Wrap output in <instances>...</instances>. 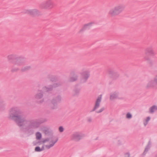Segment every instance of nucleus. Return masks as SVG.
<instances>
[{
  "instance_id": "obj_1",
  "label": "nucleus",
  "mask_w": 157,
  "mask_h": 157,
  "mask_svg": "<svg viewBox=\"0 0 157 157\" xmlns=\"http://www.w3.org/2000/svg\"><path fill=\"white\" fill-rule=\"evenodd\" d=\"M124 7L122 4H119L110 8L109 10L108 13L111 17L118 16L124 11Z\"/></svg>"
},
{
  "instance_id": "obj_2",
  "label": "nucleus",
  "mask_w": 157,
  "mask_h": 157,
  "mask_svg": "<svg viewBox=\"0 0 157 157\" xmlns=\"http://www.w3.org/2000/svg\"><path fill=\"white\" fill-rule=\"evenodd\" d=\"M16 111L15 109H11L10 111L9 117L10 118L13 119L15 120L16 122L19 125L21 126V124H25V120L22 117H17L16 118H15L14 115L16 113Z\"/></svg>"
},
{
  "instance_id": "obj_3",
  "label": "nucleus",
  "mask_w": 157,
  "mask_h": 157,
  "mask_svg": "<svg viewBox=\"0 0 157 157\" xmlns=\"http://www.w3.org/2000/svg\"><path fill=\"white\" fill-rule=\"evenodd\" d=\"M157 85V75H156L153 79L149 78L146 84V86L147 88H153L155 87Z\"/></svg>"
},
{
  "instance_id": "obj_4",
  "label": "nucleus",
  "mask_w": 157,
  "mask_h": 157,
  "mask_svg": "<svg viewBox=\"0 0 157 157\" xmlns=\"http://www.w3.org/2000/svg\"><path fill=\"white\" fill-rule=\"evenodd\" d=\"M44 140H46V143L45 144V146L47 148H49L54 145L58 141V139L56 138H52L50 139H46Z\"/></svg>"
},
{
  "instance_id": "obj_5",
  "label": "nucleus",
  "mask_w": 157,
  "mask_h": 157,
  "mask_svg": "<svg viewBox=\"0 0 157 157\" xmlns=\"http://www.w3.org/2000/svg\"><path fill=\"white\" fill-rule=\"evenodd\" d=\"M123 99V97L120 94L119 92L117 91L113 92L110 94L109 99L111 101L121 100Z\"/></svg>"
},
{
  "instance_id": "obj_6",
  "label": "nucleus",
  "mask_w": 157,
  "mask_h": 157,
  "mask_svg": "<svg viewBox=\"0 0 157 157\" xmlns=\"http://www.w3.org/2000/svg\"><path fill=\"white\" fill-rule=\"evenodd\" d=\"M54 7V3L52 0L46 1L43 6V8L45 10H51Z\"/></svg>"
},
{
  "instance_id": "obj_7",
  "label": "nucleus",
  "mask_w": 157,
  "mask_h": 157,
  "mask_svg": "<svg viewBox=\"0 0 157 157\" xmlns=\"http://www.w3.org/2000/svg\"><path fill=\"white\" fill-rule=\"evenodd\" d=\"M24 13L32 16H36L39 13V11L36 9H26L24 11Z\"/></svg>"
},
{
  "instance_id": "obj_8",
  "label": "nucleus",
  "mask_w": 157,
  "mask_h": 157,
  "mask_svg": "<svg viewBox=\"0 0 157 157\" xmlns=\"http://www.w3.org/2000/svg\"><path fill=\"white\" fill-rule=\"evenodd\" d=\"M46 140H43L40 142H39L37 143L38 146H37L35 148V150L36 151H41L44 149L45 144L46 143Z\"/></svg>"
},
{
  "instance_id": "obj_9",
  "label": "nucleus",
  "mask_w": 157,
  "mask_h": 157,
  "mask_svg": "<svg viewBox=\"0 0 157 157\" xmlns=\"http://www.w3.org/2000/svg\"><path fill=\"white\" fill-rule=\"evenodd\" d=\"M80 74L82 78V80L83 81H85L90 75L89 73L87 71L81 72Z\"/></svg>"
},
{
  "instance_id": "obj_10",
  "label": "nucleus",
  "mask_w": 157,
  "mask_h": 157,
  "mask_svg": "<svg viewBox=\"0 0 157 157\" xmlns=\"http://www.w3.org/2000/svg\"><path fill=\"white\" fill-rule=\"evenodd\" d=\"M58 101L57 100V99H55L52 100L51 101L50 104L51 107L52 109H55L56 108L57 106V104Z\"/></svg>"
},
{
  "instance_id": "obj_11",
  "label": "nucleus",
  "mask_w": 157,
  "mask_h": 157,
  "mask_svg": "<svg viewBox=\"0 0 157 157\" xmlns=\"http://www.w3.org/2000/svg\"><path fill=\"white\" fill-rule=\"evenodd\" d=\"M92 24V23H90L84 25L83 27L80 30V33H82L85 31L86 29L89 26H90Z\"/></svg>"
},
{
  "instance_id": "obj_12",
  "label": "nucleus",
  "mask_w": 157,
  "mask_h": 157,
  "mask_svg": "<svg viewBox=\"0 0 157 157\" xmlns=\"http://www.w3.org/2000/svg\"><path fill=\"white\" fill-rule=\"evenodd\" d=\"M102 98L101 95L99 96L96 102L94 109H96L99 106Z\"/></svg>"
},
{
  "instance_id": "obj_13",
  "label": "nucleus",
  "mask_w": 157,
  "mask_h": 157,
  "mask_svg": "<svg viewBox=\"0 0 157 157\" xmlns=\"http://www.w3.org/2000/svg\"><path fill=\"white\" fill-rule=\"evenodd\" d=\"M157 109V107L155 106H153L150 108V111L151 113H152Z\"/></svg>"
},
{
  "instance_id": "obj_14",
  "label": "nucleus",
  "mask_w": 157,
  "mask_h": 157,
  "mask_svg": "<svg viewBox=\"0 0 157 157\" xmlns=\"http://www.w3.org/2000/svg\"><path fill=\"white\" fill-rule=\"evenodd\" d=\"M36 139L37 140L40 139L41 138L42 135L41 134L40 132H37L36 134Z\"/></svg>"
},
{
  "instance_id": "obj_15",
  "label": "nucleus",
  "mask_w": 157,
  "mask_h": 157,
  "mask_svg": "<svg viewBox=\"0 0 157 157\" xmlns=\"http://www.w3.org/2000/svg\"><path fill=\"white\" fill-rule=\"evenodd\" d=\"M77 76H75L71 78V81H75L77 79Z\"/></svg>"
},
{
  "instance_id": "obj_16",
  "label": "nucleus",
  "mask_w": 157,
  "mask_h": 157,
  "mask_svg": "<svg viewBox=\"0 0 157 157\" xmlns=\"http://www.w3.org/2000/svg\"><path fill=\"white\" fill-rule=\"evenodd\" d=\"M59 130L60 132H62L64 131V128L62 126H60L59 128Z\"/></svg>"
},
{
  "instance_id": "obj_17",
  "label": "nucleus",
  "mask_w": 157,
  "mask_h": 157,
  "mask_svg": "<svg viewBox=\"0 0 157 157\" xmlns=\"http://www.w3.org/2000/svg\"><path fill=\"white\" fill-rule=\"evenodd\" d=\"M150 120V118L149 117H147L146 120H145V121L144 122V124L145 125H146L147 123V122L149 121Z\"/></svg>"
},
{
  "instance_id": "obj_18",
  "label": "nucleus",
  "mask_w": 157,
  "mask_h": 157,
  "mask_svg": "<svg viewBox=\"0 0 157 157\" xmlns=\"http://www.w3.org/2000/svg\"><path fill=\"white\" fill-rule=\"evenodd\" d=\"M132 115L130 113H128L126 115V117L128 118H130L132 117Z\"/></svg>"
},
{
  "instance_id": "obj_19",
  "label": "nucleus",
  "mask_w": 157,
  "mask_h": 157,
  "mask_svg": "<svg viewBox=\"0 0 157 157\" xmlns=\"http://www.w3.org/2000/svg\"><path fill=\"white\" fill-rule=\"evenodd\" d=\"M77 135V134H73L72 136V137L73 138H75V136Z\"/></svg>"
},
{
  "instance_id": "obj_20",
  "label": "nucleus",
  "mask_w": 157,
  "mask_h": 157,
  "mask_svg": "<svg viewBox=\"0 0 157 157\" xmlns=\"http://www.w3.org/2000/svg\"><path fill=\"white\" fill-rule=\"evenodd\" d=\"M103 110V109H102L101 110H100L99 111H98L97 112H102Z\"/></svg>"
},
{
  "instance_id": "obj_21",
  "label": "nucleus",
  "mask_w": 157,
  "mask_h": 157,
  "mask_svg": "<svg viewBox=\"0 0 157 157\" xmlns=\"http://www.w3.org/2000/svg\"><path fill=\"white\" fill-rule=\"evenodd\" d=\"M126 156L127 157H129V155L128 154H127L126 155Z\"/></svg>"
},
{
  "instance_id": "obj_22",
  "label": "nucleus",
  "mask_w": 157,
  "mask_h": 157,
  "mask_svg": "<svg viewBox=\"0 0 157 157\" xmlns=\"http://www.w3.org/2000/svg\"><path fill=\"white\" fill-rule=\"evenodd\" d=\"M27 69H25L24 70H27Z\"/></svg>"
},
{
  "instance_id": "obj_23",
  "label": "nucleus",
  "mask_w": 157,
  "mask_h": 157,
  "mask_svg": "<svg viewBox=\"0 0 157 157\" xmlns=\"http://www.w3.org/2000/svg\"><path fill=\"white\" fill-rule=\"evenodd\" d=\"M36 145V144H34V145Z\"/></svg>"
}]
</instances>
